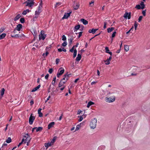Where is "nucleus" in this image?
Returning <instances> with one entry per match:
<instances>
[{
    "label": "nucleus",
    "mask_w": 150,
    "mask_h": 150,
    "mask_svg": "<svg viewBox=\"0 0 150 150\" xmlns=\"http://www.w3.org/2000/svg\"><path fill=\"white\" fill-rule=\"evenodd\" d=\"M66 40V38L64 35H63L62 36V40L63 41H65Z\"/></svg>",
    "instance_id": "a18cd8bd"
},
{
    "label": "nucleus",
    "mask_w": 150,
    "mask_h": 150,
    "mask_svg": "<svg viewBox=\"0 0 150 150\" xmlns=\"http://www.w3.org/2000/svg\"><path fill=\"white\" fill-rule=\"evenodd\" d=\"M114 28L112 27L111 28H108L107 29V31L108 33H110L114 29Z\"/></svg>",
    "instance_id": "bb28decb"
},
{
    "label": "nucleus",
    "mask_w": 150,
    "mask_h": 150,
    "mask_svg": "<svg viewBox=\"0 0 150 150\" xmlns=\"http://www.w3.org/2000/svg\"><path fill=\"white\" fill-rule=\"evenodd\" d=\"M116 32L115 31L113 33H112V38H114L115 36V34H116Z\"/></svg>",
    "instance_id": "3c124183"
},
{
    "label": "nucleus",
    "mask_w": 150,
    "mask_h": 150,
    "mask_svg": "<svg viewBox=\"0 0 150 150\" xmlns=\"http://www.w3.org/2000/svg\"><path fill=\"white\" fill-rule=\"evenodd\" d=\"M94 104V103L92 101H90L89 102L88 104H87V108H89L90 106L92 105H93Z\"/></svg>",
    "instance_id": "cd10ccee"
},
{
    "label": "nucleus",
    "mask_w": 150,
    "mask_h": 150,
    "mask_svg": "<svg viewBox=\"0 0 150 150\" xmlns=\"http://www.w3.org/2000/svg\"><path fill=\"white\" fill-rule=\"evenodd\" d=\"M58 50L59 52H61L62 51V49L61 48H59L58 49Z\"/></svg>",
    "instance_id": "338daca9"
},
{
    "label": "nucleus",
    "mask_w": 150,
    "mask_h": 150,
    "mask_svg": "<svg viewBox=\"0 0 150 150\" xmlns=\"http://www.w3.org/2000/svg\"><path fill=\"white\" fill-rule=\"evenodd\" d=\"M20 21L21 23H23L25 22V19L24 18H21L20 19Z\"/></svg>",
    "instance_id": "ea45409f"
},
{
    "label": "nucleus",
    "mask_w": 150,
    "mask_h": 150,
    "mask_svg": "<svg viewBox=\"0 0 150 150\" xmlns=\"http://www.w3.org/2000/svg\"><path fill=\"white\" fill-rule=\"evenodd\" d=\"M135 8H136L138 9H141L140 5H139V4L136 5L135 7Z\"/></svg>",
    "instance_id": "e433bc0d"
},
{
    "label": "nucleus",
    "mask_w": 150,
    "mask_h": 150,
    "mask_svg": "<svg viewBox=\"0 0 150 150\" xmlns=\"http://www.w3.org/2000/svg\"><path fill=\"white\" fill-rule=\"evenodd\" d=\"M30 0H28L25 2L24 3H27L26 6H28L29 5V3H30Z\"/></svg>",
    "instance_id": "49530a36"
},
{
    "label": "nucleus",
    "mask_w": 150,
    "mask_h": 150,
    "mask_svg": "<svg viewBox=\"0 0 150 150\" xmlns=\"http://www.w3.org/2000/svg\"><path fill=\"white\" fill-rule=\"evenodd\" d=\"M115 99V96H114L110 97H106L105 101L108 103H111L114 101Z\"/></svg>",
    "instance_id": "20e7f679"
},
{
    "label": "nucleus",
    "mask_w": 150,
    "mask_h": 150,
    "mask_svg": "<svg viewBox=\"0 0 150 150\" xmlns=\"http://www.w3.org/2000/svg\"><path fill=\"white\" fill-rule=\"evenodd\" d=\"M73 5V8L74 10H75L78 9L79 7V3L74 2Z\"/></svg>",
    "instance_id": "0eeeda50"
},
{
    "label": "nucleus",
    "mask_w": 150,
    "mask_h": 150,
    "mask_svg": "<svg viewBox=\"0 0 150 150\" xmlns=\"http://www.w3.org/2000/svg\"><path fill=\"white\" fill-rule=\"evenodd\" d=\"M97 122L96 118H94L91 120L90 124V126L91 129H93L96 128Z\"/></svg>",
    "instance_id": "7ed1b4c3"
},
{
    "label": "nucleus",
    "mask_w": 150,
    "mask_h": 150,
    "mask_svg": "<svg viewBox=\"0 0 150 150\" xmlns=\"http://www.w3.org/2000/svg\"><path fill=\"white\" fill-rule=\"evenodd\" d=\"M68 80V78H66L65 82H63L62 81H61L59 84V87H60L63 85Z\"/></svg>",
    "instance_id": "4468645a"
},
{
    "label": "nucleus",
    "mask_w": 150,
    "mask_h": 150,
    "mask_svg": "<svg viewBox=\"0 0 150 150\" xmlns=\"http://www.w3.org/2000/svg\"><path fill=\"white\" fill-rule=\"evenodd\" d=\"M51 143H48L45 144V146L48 148V147L51 146L52 144Z\"/></svg>",
    "instance_id": "473e14b6"
},
{
    "label": "nucleus",
    "mask_w": 150,
    "mask_h": 150,
    "mask_svg": "<svg viewBox=\"0 0 150 150\" xmlns=\"http://www.w3.org/2000/svg\"><path fill=\"white\" fill-rule=\"evenodd\" d=\"M76 54H77V50H76V49H75L74 50L73 57L75 58L76 56Z\"/></svg>",
    "instance_id": "72a5a7b5"
},
{
    "label": "nucleus",
    "mask_w": 150,
    "mask_h": 150,
    "mask_svg": "<svg viewBox=\"0 0 150 150\" xmlns=\"http://www.w3.org/2000/svg\"><path fill=\"white\" fill-rule=\"evenodd\" d=\"M124 49L125 51H128L129 49V47L127 45H125L124 47Z\"/></svg>",
    "instance_id": "c756f323"
},
{
    "label": "nucleus",
    "mask_w": 150,
    "mask_h": 150,
    "mask_svg": "<svg viewBox=\"0 0 150 150\" xmlns=\"http://www.w3.org/2000/svg\"><path fill=\"white\" fill-rule=\"evenodd\" d=\"M34 0H30V1L29 3V5L28 6L31 7L34 5Z\"/></svg>",
    "instance_id": "5701e85b"
},
{
    "label": "nucleus",
    "mask_w": 150,
    "mask_h": 150,
    "mask_svg": "<svg viewBox=\"0 0 150 150\" xmlns=\"http://www.w3.org/2000/svg\"><path fill=\"white\" fill-rule=\"evenodd\" d=\"M5 30L4 28H1L0 29V34L2 33Z\"/></svg>",
    "instance_id": "864d4df0"
},
{
    "label": "nucleus",
    "mask_w": 150,
    "mask_h": 150,
    "mask_svg": "<svg viewBox=\"0 0 150 150\" xmlns=\"http://www.w3.org/2000/svg\"><path fill=\"white\" fill-rule=\"evenodd\" d=\"M5 89L4 88H2L1 91V96H3L4 93L5 91Z\"/></svg>",
    "instance_id": "7c9ffc66"
},
{
    "label": "nucleus",
    "mask_w": 150,
    "mask_h": 150,
    "mask_svg": "<svg viewBox=\"0 0 150 150\" xmlns=\"http://www.w3.org/2000/svg\"><path fill=\"white\" fill-rule=\"evenodd\" d=\"M67 45V42L66 41H64L62 44V45L63 46L65 47Z\"/></svg>",
    "instance_id": "a19ab883"
},
{
    "label": "nucleus",
    "mask_w": 150,
    "mask_h": 150,
    "mask_svg": "<svg viewBox=\"0 0 150 150\" xmlns=\"http://www.w3.org/2000/svg\"><path fill=\"white\" fill-rule=\"evenodd\" d=\"M55 123L54 122H52L50 123L48 126V129H50L54 125Z\"/></svg>",
    "instance_id": "f3484780"
},
{
    "label": "nucleus",
    "mask_w": 150,
    "mask_h": 150,
    "mask_svg": "<svg viewBox=\"0 0 150 150\" xmlns=\"http://www.w3.org/2000/svg\"><path fill=\"white\" fill-rule=\"evenodd\" d=\"M31 138L30 135L28 134H25L23 136V138L22 139L24 142V144L27 143V145L28 146L30 143Z\"/></svg>",
    "instance_id": "f257e3e1"
},
{
    "label": "nucleus",
    "mask_w": 150,
    "mask_h": 150,
    "mask_svg": "<svg viewBox=\"0 0 150 150\" xmlns=\"http://www.w3.org/2000/svg\"><path fill=\"white\" fill-rule=\"evenodd\" d=\"M66 74L67 75V77L66 78H68V79H69V77H70L71 75V74Z\"/></svg>",
    "instance_id": "13d9d810"
},
{
    "label": "nucleus",
    "mask_w": 150,
    "mask_h": 150,
    "mask_svg": "<svg viewBox=\"0 0 150 150\" xmlns=\"http://www.w3.org/2000/svg\"><path fill=\"white\" fill-rule=\"evenodd\" d=\"M46 35L44 34V32L42 30L40 32V33L39 35V39L40 40L42 39L44 40L46 37Z\"/></svg>",
    "instance_id": "39448f33"
},
{
    "label": "nucleus",
    "mask_w": 150,
    "mask_h": 150,
    "mask_svg": "<svg viewBox=\"0 0 150 150\" xmlns=\"http://www.w3.org/2000/svg\"><path fill=\"white\" fill-rule=\"evenodd\" d=\"M41 108H39L38 110V113L39 115V116L40 117H42V114L41 112Z\"/></svg>",
    "instance_id": "412c9836"
},
{
    "label": "nucleus",
    "mask_w": 150,
    "mask_h": 150,
    "mask_svg": "<svg viewBox=\"0 0 150 150\" xmlns=\"http://www.w3.org/2000/svg\"><path fill=\"white\" fill-rule=\"evenodd\" d=\"M81 55L80 54H78L77 55V57L76 58V60L77 61H79L81 59Z\"/></svg>",
    "instance_id": "b1692460"
},
{
    "label": "nucleus",
    "mask_w": 150,
    "mask_h": 150,
    "mask_svg": "<svg viewBox=\"0 0 150 150\" xmlns=\"http://www.w3.org/2000/svg\"><path fill=\"white\" fill-rule=\"evenodd\" d=\"M83 120V117H82V116H81L80 117V118L78 120V121L79 122H81V121H82Z\"/></svg>",
    "instance_id": "603ef678"
},
{
    "label": "nucleus",
    "mask_w": 150,
    "mask_h": 150,
    "mask_svg": "<svg viewBox=\"0 0 150 150\" xmlns=\"http://www.w3.org/2000/svg\"><path fill=\"white\" fill-rule=\"evenodd\" d=\"M74 46L72 47V48L70 50H69V51L70 52H73V51L74 52Z\"/></svg>",
    "instance_id": "4d7b16f0"
},
{
    "label": "nucleus",
    "mask_w": 150,
    "mask_h": 150,
    "mask_svg": "<svg viewBox=\"0 0 150 150\" xmlns=\"http://www.w3.org/2000/svg\"><path fill=\"white\" fill-rule=\"evenodd\" d=\"M62 116H63V114H62L59 117V120H61L62 118Z\"/></svg>",
    "instance_id": "69168bd1"
},
{
    "label": "nucleus",
    "mask_w": 150,
    "mask_h": 150,
    "mask_svg": "<svg viewBox=\"0 0 150 150\" xmlns=\"http://www.w3.org/2000/svg\"><path fill=\"white\" fill-rule=\"evenodd\" d=\"M105 52L110 54L111 55H112V52H111L109 51V49L108 48V47H106L105 48Z\"/></svg>",
    "instance_id": "a211bd4d"
},
{
    "label": "nucleus",
    "mask_w": 150,
    "mask_h": 150,
    "mask_svg": "<svg viewBox=\"0 0 150 150\" xmlns=\"http://www.w3.org/2000/svg\"><path fill=\"white\" fill-rule=\"evenodd\" d=\"M49 54V53L48 52H47V51L45 53H45H43V55H42V56H44V57H46L48 54Z\"/></svg>",
    "instance_id": "c03bdc74"
},
{
    "label": "nucleus",
    "mask_w": 150,
    "mask_h": 150,
    "mask_svg": "<svg viewBox=\"0 0 150 150\" xmlns=\"http://www.w3.org/2000/svg\"><path fill=\"white\" fill-rule=\"evenodd\" d=\"M42 5L39 6L38 7V10L35 11V14L36 15H39L41 11Z\"/></svg>",
    "instance_id": "1a4fd4ad"
},
{
    "label": "nucleus",
    "mask_w": 150,
    "mask_h": 150,
    "mask_svg": "<svg viewBox=\"0 0 150 150\" xmlns=\"http://www.w3.org/2000/svg\"><path fill=\"white\" fill-rule=\"evenodd\" d=\"M6 35L5 33H3L2 34L0 35V40L2 39L5 37Z\"/></svg>",
    "instance_id": "393cba45"
},
{
    "label": "nucleus",
    "mask_w": 150,
    "mask_h": 150,
    "mask_svg": "<svg viewBox=\"0 0 150 150\" xmlns=\"http://www.w3.org/2000/svg\"><path fill=\"white\" fill-rule=\"evenodd\" d=\"M53 71V69L52 68L50 69L49 70L48 72L50 74H51Z\"/></svg>",
    "instance_id": "09e8293b"
},
{
    "label": "nucleus",
    "mask_w": 150,
    "mask_h": 150,
    "mask_svg": "<svg viewBox=\"0 0 150 150\" xmlns=\"http://www.w3.org/2000/svg\"><path fill=\"white\" fill-rule=\"evenodd\" d=\"M138 25L136 21H135L134 24V29L135 30H137V27Z\"/></svg>",
    "instance_id": "4c0bfd02"
},
{
    "label": "nucleus",
    "mask_w": 150,
    "mask_h": 150,
    "mask_svg": "<svg viewBox=\"0 0 150 150\" xmlns=\"http://www.w3.org/2000/svg\"><path fill=\"white\" fill-rule=\"evenodd\" d=\"M80 25H77L76 26H75V27H74L75 30H74V32L76 31L77 30H78L79 29V28H80Z\"/></svg>",
    "instance_id": "c85d7f7f"
},
{
    "label": "nucleus",
    "mask_w": 150,
    "mask_h": 150,
    "mask_svg": "<svg viewBox=\"0 0 150 150\" xmlns=\"http://www.w3.org/2000/svg\"><path fill=\"white\" fill-rule=\"evenodd\" d=\"M142 18L143 17L142 16H140L138 18V22H140L142 20Z\"/></svg>",
    "instance_id": "de8ad7c7"
},
{
    "label": "nucleus",
    "mask_w": 150,
    "mask_h": 150,
    "mask_svg": "<svg viewBox=\"0 0 150 150\" xmlns=\"http://www.w3.org/2000/svg\"><path fill=\"white\" fill-rule=\"evenodd\" d=\"M59 62V59H57L56 60V64H57Z\"/></svg>",
    "instance_id": "bf43d9fd"
},
{
    "label": "nucleus",
    "mask_w": 150,
    "mask_h": 150,
    "mask_svg": "<svg viewBox=\"0 0 150 150\" xmlns=\"http://www.w3.org/2000/svg\"><path fill=\"white\" fill-rule=\"evenodd\" d=\"M21 17V16L20 14H18L14 18V21H16L18 20L20 17Z\"/></svg>",
    "instance_id": "a878e982"
},
{
    "label": "nucleus",
    "mask_w": 150,
    "mask_h": 150,
    "mask_svg": "<svg viewBox=\"0 0 150 150\" xmlns=\"http://www.w3.org/2000/svg\"><path fill=\"white\" fill-rule=\"evenodd\" d=\"M81 21L82 22L84 25H86L88 24V21L83 18H81Z\"/></svg>",
    "instance_id": "dca6fc26"
},
{
    "label": "nucleus",
    "mask_w": 150,
    "mask_h": 150,
    "mask_svg": "<svg viewBox=\"0 0 150 150\" xmlns=\"http://www.w3.org/2000/svg\"><path fill=\"white\" fill-rule=\"evenodd\" d=\"M67 77V75L66 74H65L64 76V78L62 79V80H61V81H65V80H66V78Z\"/></svg>",
    "instance_id": "37998d69"
},
{
    "label": "nucleus",
    "mask_w": 150,
    "mask_h": 150,
    "mask_svg": "<svg viewBox=\"0 0 150 150\" xmlns=\"http://www.w3.org/2000/svg\"><path fill=\"white\" fill-rule=\"evenodd\" d=\"M71 13V11L69 13H65L64 16L62 19H67L70 16V14Z\"/></svg>",
    "instance_id": "f8f14e48"
},
{
    "label": "nucleus",
    "mask_w": 150,
    "mask_h": 150,
    "mask_svg": "<svg viewBox=\"0 0 150 150\" xmlns=\"http://www.w3.org/2000/svg\"><path fill=\"white\" fill-rule=\"evenodd\" d=\"M104 26H103V28L104 29H105L106 28V25L107 24V23L106 22H104Z\"/></svg>",
    "instance_id": "8fccbe9b"
},
{
    "label": "nucleus",
    "mask_w": 150,
    "mask_h": 150,
    "mask_svg": "<svg viewBox=\"0 0 150 150\" xmlns=\"http://www.w3.org/2000/svg\"><path fill=\"white\" fill-rule=\"evenodd\" d=\"M11 142V138L10 137H8L7 139L6 140V142L8 143H9Z\"/></svg>",
    "instance_id": "2f4dec72"
},
{
    "label": "nucleus",
    "mask_w": 150,
    "mask_h": 150,
    "mask_svg": "<svg viewBox=\"0 0 150 150\" xmlns=\"http://www.w3.org/2000/svg\"><path fill=\"white\" fill-rule=\"evenodd\" d=\"M94 1H92L91 2H90V5L91 7H92L93 6Z\"/></svg>",
    "instance_id": "79ce46f5"
},
{
    "label": "nucleus",
    "mask_w": 150,
    "mask_h": 150,
    "mask_svg": "<svg viewBox=\"0 0 150 150\" xmlns=\"http://www.w3.org/2000/svg\"><path fill=\"white\" fill-rule=\"evenodd\" d=\"M32 115L33 114H31L29 118V123L30 125L33 124L35 119V117L33 116Z\"/></svg>",
    "instance_id": "6e6552de"
},
{
    "label": "nucleus",
    "mask_w": 150,
    "mask_h": 150,
    "mask_svg": "<svg viewBox=\"0 0 150 150\" xmlns=\"http://www.w3.org/2000/svg\"><path fill=\"white\" fill-rule=\"evenodd\" d=\"M30 104L31 105H33L34 104V102L33 100H31L30 101Z\"/></svg>",
    "instance_id": "774afa93"
},
{
    "label": "nucleus",
    "mask_w": 150,
    "mask_h": 150,
    "mask_svg": "<svg viewBox=\"0 0 150 150\" xmlns=\"http://www.w3.org/2000/svg\"><path fill=\"white\" fill-rule=\"evenodd\" d=\"M17 30L14 29L13 31L11 32V36L12 38H19V37H21L23 36H24V35L23 34H22L21 35H20L19 34H16L17 33Z\"/></svg>",
    "instance_id": "f03ea898"
},
{
    "label": "nucleus",
    "mask_w": 150,
    "mask_h": 150,
    "mask_svg": "<svg viewBox=\"0 0 150 150\" xmlns=\"http://www.w3.org/2000/svg\"><path fill=\"white\" fill-rule=\"evenodd\" d=\"M112 59V57L111 56H110L109 58L107 59L106 61H105V62H107L105 64L106 65H108L110 64V61Z\"/></svg>",
    "instance_id": "6ab92c4d"
},
{
    "label": "nucleus",
    "mask_w": 150,
    "mask_h": 150,
    "mask_svg": "<svg viewBox=\"0 0 150 150\" xmlns=\"http://www.w3.org/2000/svg\"><path fill=\"white\" fill-rule=\"evenodd\" d=\"M64 69L62 67L60 68L58 70V73L57 74V77L58 78L60 76L64 73Z\"/></svg>",
    "instance_id": "423d86ee"
},
{
    "label": "nucleus",
    "mask_w": 150,
    "mask_h": 150,
    "mask_svg": "<svg viewBox=\"0 0 150 150\" xmlns=\"http://www.w3.org/2000/svg\"><path fill=\"white\" fill-rule=\"evenodd\" d=\"M111 93L110 91H107V95H109L110 94H111L113 93Z\"/></svg>",
    "instance_id": "680f3d73"
},
{
    "label": "nucleus",
    "mask_w": 150,
    "mask_h": 150,
    "mask_svg": "<svg viewBox=\"0 0 150 150\" xmlns=\"http://www.w3.org/2000/svg\"><path fill=\"white\" fill-rule=\"evenodd\" d=\"M40 87V85H38L37 86L34 88L31 91L32 92H34L36 91Z\"/></svg>",
    "instance_id": "aec40b11"
},
{
    "label": "nucleus",
    "mask_w": 150,
    "mask_h": 150,
    "mask_svg": "<svg viewBox=\"0 0 150 150\" xmlns=\"http://www.w3.org/2000/svg\"><path fill=\"white\" fill-rule=\"evenodd\" d=\"M82 32H79V35L78 36V38H79L81 37V36L82 35Z\"/></svg>",
    "instance_id": "052dcab7"
},
{
    "label": "nucleus",
    "mask_w": 150,
    "mask_h": 150,
    "mask_svg": "<svg viewBox=\"0 0 150 150\" xmlns=\"http://www.w3.org/2000/svg\"><path fill=\"white\" fill-rule=\"evenodd\" d=\"M49 74H47L45 76V78L46 79H48V78L49 77Z\"/></svg>",
    "instance_id": "e2e57ef3"
},
{
    "label": "nucleus",
    "mask_w": 150,
    "mask_h": 150,
    "mask_svg": "<svg viewBox=\"0 0 150 150\" xmlns=\"http://www.w3.org/2000/svg\"><path fill=\"white\" fill-rule=\"evenodd\" d=\"M22 28V25L21 24H19L17 25L15 29L16 30L19 31Z\"/></svg>",
    "instance_id": "ddd939ff"
},
{
    "label": "nucleus",
    "mask_w": 150,
    "mask_h": 150,
    "mask_svg": "<svg viewBox=\"0 0 150 150\" xmlns=\"http://www.w3.org/2000/svg\"><path fill=\"white\" fill-rule=\"evenodd\" d=\"M98 29H90L89 31L88 32L90 33H92L93 34H94L98 30Z\"/></svg>",
    "instance_id": "2eb2a0df"
},
{
    "label": "nucleus",
    "mask_w": 150,
    "mask_h": 150,
    "mask_svg": "<svg viewBox=\"0 0 150 150\" xmlns=\"http://www.w3.org/2000/svg\"><path fill=\"white\" fill-rule=\"evenodd\" d=\"M140 6H141V8L143 9L145 8V5L143 1H141L140 3Z\"/></svg>",
    "instance_id": "4be33fe9"
},
{
    "label": "nucleus",
    "mask_w": 150,
    "mask_h": 150,
    "mask_svg": "<svg viewBox=\"0 0 150 150\" xmlns=\"http://www.w3.org/2000/svg\"><path fill=\"white\" fill-rule=\"evenodd\" d=\"M80 127H81V126L80 125H77L76 127L75 132L78 130L80 128Z\"/></svg>",
    "instance_id": "c9c22d12"
},
{
    "label": "nucleus",
    "mask_w": 150,
    "mask_h": 150,
    "mask_svg": "<svg viewBox=\"0 0 150 150\" xmlns=\"http://www.w3.org/2000/svg\"><path fill=\"white\" fill-rule=\"evenodd\" d=\"M27 14V12H26L25 10L24 11L23 13L22 14L23 15H25Z\"/></svg>",
    "instance_id": "0e129e2a"
},
{
    "label": "nucleus",
    "mask_w": 150,
    "mask_h": 150,
    "mask_svg": "<svg viewBox=\"0 0 150 150\" xmlns=\"http://www.w3.org/2000/svg\"><path fill=\"white\" fill-rule=\"evenodd\" d=\"M124 17L125 18H127L129 19H130L131 18V13L130 12L129 13L126 12L124 15Z\"/></svg>",
    "instance_id": "9d476101"
},
{
    "label": "nucleus",
    "mask_w": 150,
    "mask_h": 150,
    "mask_svg": "<svg viewBox=\"0 0 150 150\" xmlns=\"http://www.w3.org/2000/svg\"><path fill=\"white\" fill-rule=\"evenodd\" d=\"M42 129L43 128L41 127H39L38 128L37 127H35L32 129V132H33L34 130L35 129H36V132L41 131L42 130Z\"/></svg>",
    "instance_id": "9b49d317"
},
{
    "label": "nucleus",
    "mask_w": 150,
    "mask_h": 150,
    "mask_svg": "<svg viewBox=\"0 0 150 150\" xmlns=\"http://www.w3.org/2000/svg\"><path fill=\"white\" fill-rule=\"evenodd\" d=\"M56 137H54L53 138L52 140L51 141V143L53 144L55 142V140L56 139Z\"/></svg>",
    "instance_id": "f704fd0d"
},
{
    "label": "nucleus",
    "mask_w": 150,
    "mask_h": 150,
    "mask_svg": "<svg viewBox=\"0 0 150 150\" xmlns=\"http://www.w3.org/2000/svg\"><path fill=\"white\" fill-rule=\"evenodd\" d=\"M146 10H144L142 11V14L144 16H145L146 15Z\"/></svg>",
    "instance_id": "58836bf2"
},
{
    "label": "nucleus",
    "mask_w": 150,
    "mask_h": 150,
    "mask_svg": "<svg viewBox=\"0 0 150 150\" xmlns=\"http://www.w3.org/2000/svg\"><path fill=\"white\" fill-rule=\"evenodd\" d=\"M24 142L23 141V140H22V141L18 145V146L19 147L20 145H21L23 143H24Z\"/></svg>",
    "instance_id": "5fc2aeb1"
},
{
    "label": "nucleus",
    "mask_w": 150,
    "mask_h": 150,
    "mask_svg": "<svg viewBox=\"0 0 150 150\" xmlns=\"http://www.w3.org/2000/svg\"><path fill=\"white\" fill-rule=\"evenodd\" d=\"M69 44H71L72 43V41L73 40V39L71 38L70 39H69Z\"/></svg>",
    "instance_id": "6e6d98bb"
}]
</instances>
